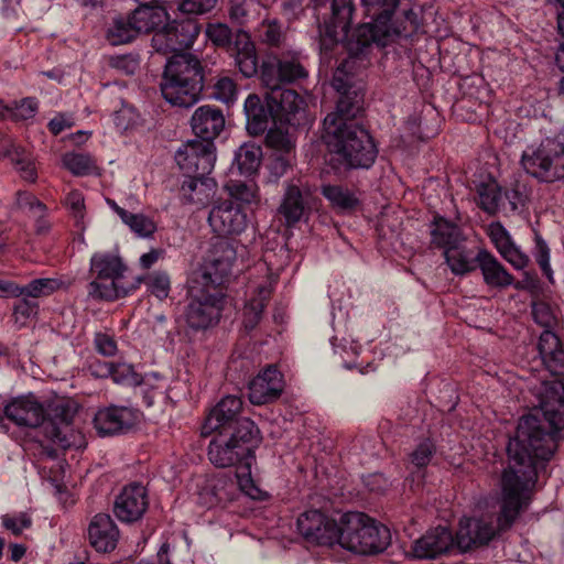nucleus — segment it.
Returning <instances> with one entry per match:
<instances>
[{
    "label": "nucleus",
    "mask_w": 564,
    "mask_h": 564,
    "mask_svg": "<svg viewBox=\"0 0 564 564\" xmlns=\"http://www.w3.org/2000/svg\"><path fill=\"white\" fill-rule=\"evenodd\" d=\"M186 294L189 303L184 318L188 328L199 332L216 326L228 300L225 284H193Z\"/></svg>",
    "instance_id": "8"
},
{
    "label": "nucleus",
    "mask_w": 564,
    "mask_h": 564,
    "mask_svg": "<svg viewBox=\"0 0 564 564\" xmlns=\"http://www.w3.org/2000/svg\"><path fill=\"white\" fill-rule=\"evenodd\" d=\"M321 194L329 203V206L340 215H351L361 207L358 191L341 184H322Z\"/></svg>",
    "instance_id": "32"
},
{
    "label": "nucleus",
    "mask_w": 564,
    "mask_h": 564,
    "mask_svg": "<svg viewBox=\"0 0 564 564\" xmlns=\"http://www.w3.org/2000/svg\"><path fill=\"white\" fill-rule=\"evenodd\" d=\"M90 271L96 279L116 282L124 278L127 265L119 254L112 252H96L90 259Z\"/></svg>",
    "instance_id": "36"
},
{
    "label": "nucleus",
    "mask_w": 564,
    "mask_h": 564,
    "mask_svg": "<svg viewBox=\"0 0 564 564\" xmlns=\"http://www.w3.org/2000/svg\"><path fill=\"white\" fill-rule=\"evenodd\" d=\"M4 415L17 425L37 427L45 422V410L34 395L20 397L7 404Z\"/></svg>",
    "instance_id": "27"
},
{
    "label": "nucleus",
    "mask_w": 564,
    "mask_h": 564,
    "mask_svg": "<svg viewBox=\"0 0 564 564\" xmlns=\"http://www.w3.org/2000/svg\"><path fill=\"white\" fill-rule=\"evenodd\" d=\"M217 3V0H183L180 9L188 14H204L212 11Z\"/></svg>",
    "instance_id": "63"
},
{
    "label": "nucleus",
    "mask_w": 564,
    "mask_h": 564,
    "mask_svg": "<svg viewBox=\"0 0 564 564\" xmlns=\"http://www.w3.org/2000/svg\"><path fill=\"white\" fill-rule=\"evenodd\" d=\"M2 527L13 535H21L23 530L32 527V518L26 512L2 516Z\"/></svg>",
    "instance_id": "55"
},
{
    "label": "nucleus",
    "mask_w": 564,
    "mask_h": 564,
    "mask_svg": "<svg viewBox=\"0 0 564 564\" xmlns=\"http://www.w3.org/2000/svg\"><path fill=\"white\" fill-rule=\"evenodd\" d=\"M286 37L285 28L278 19L263 20L259 26V39L262 43L280 47Z\"/></svg>",
    "instance_id": "46"
},
{
    "label": "nucleus",
    "mask_w": 564,
    "mask_h": 564,
    "mask_svg": "<svg viewBox=\"0 0 564 564\" xmlns=\"http://www.w3.org/2000/svg\"><path fill=\"white\" fill-rule=\"evenodd\" d=\"M337 546L355 554H377L386 550L390 532L384 525L361 512H347L341 516Z\"/></svg>",
    "instance_id": "6"
},
{
    "label": "nucleus",
    "mask_w": 564,
    "mask_h": 564,
    "mask_svg": "<svg viewBox=\"0 0 564 564\" xmlns=\"http://www.w3.org/2000/svg\"><path fill=\"white\" fill-rule=\"evenodd\" d=\"M272 291L271 284H259L250 291L249 299L243 307L242 319V324L248 332L259 325Z\"/></svg>",
    "instance_id": "35"
},
{
    "label": "nucleus",
    "mask_w": 564,
    "mask_h": 564,
    "mask_svg": "<svg viewBox=\"0 0 564 564\" xmlns=\"http://www.w3.org/2000/svg\"><path fill=\"white\" fill-rule=\"evenodd\" d=\"M64 166L75 176H85L97 173L95 160L85 153H66L63 156Z\"/></svg>",
    "instance_id": "45"
},
{
    "label": "nucleus",
    "mask_w": 564,
    "mask_h": 564,
    "mask_svg": "<svg viewBox=\"0 0 564 564\" xmlns=\"http://www.w3.org/2000/svg\"><path fill=\"white\" fill-rule=\"evenodd\" d=\"M296 525L307 542L330 549L337 546L341 519L337 522L319 510L313 509L301 513Z\"/></svg>",
    "instance_id": "13"
},
{
    "label": "nucleus",
    "mask_w": 564,
    "mask_h": 564,
    "mask_svg": "<svg viewBox=\"0 0 564 564\" xmlns=\"http://www.w3.org/2000/svg\"><path fill=\"white\" fill-rule=\"evenodd\" d=\"M138 289V284H89L88 295L104 301H116Z\"/></svg>",
    "instance_id": "44"
},
{
    "label": "nucleus",
    "mask_w": 564,
    "mask_h": 564,
    "mask_svg": "<svg viewBox=\"0 0 564 564\" xmlns=\"http://www.w3.org/2000/svg\"><path fill=\"white\" fill-rule=\"evenodd\" d=\"M435 452L436 446L432 440L426 438L420 442L409 455L410 465L416 469L425 468L431 463Z\"/></svg>",
    "instance_id": "48"
},
{
    "label": "nucleus",
    "mask_w": 564,
    "mask_h": 564,
    "mask_svg": "<svg viewBox=\"0 0 564 564\" xmlns=\"http://www.w3.org/2000/svg\"><path fill=\"white\" fill-rule=\"evenodd\" d=\"M2 159L9 161L21 180L32 184L36 182V160L30 150L2 138Z\"/></svg>",
    "instance_id": "30"
},
{
    "label": "nucleus",
    "mask_w": 564,
    "mask_h": 564,
    "mask_svg": "<svg viewBox=\"0 0 564 564\" xmlns=\"http://www.w3.org/2000/svg\"><path fill=\"white\" fill-rule=\"evenodd\" d=\"M215 151L214 143L189 140L176 151L175 161L183 173L194 174L195 177H204L210 174L214 169Z\"/></svg>",
    "instance_id": "15"
},
{
    "label": "nucleus",
    "mask_w": 564,
    "mask_h": 564,
    "mask_svg": "<svg viewBox=\"0 0 564 564\" xmlns=\"http://www.w3.org/2000/svg\"><path fill=\"white\" fill-rule=\"evenodd\" d=\"M533 256L542 274L549 282H554L553 270L550 265V248L541 235L535 234Z\"/></svg>",
    "instance_id": "49"
},
{
    "label": "nucleus",
    "mask_w": 564,
    "mask_h": 564,
    "mask_svg": "<svg viewBox=\"0 0 564 564\" xmlns=\"http://www.w3.org/2000/svg\"><path fill=\"white\" fill-rule=\"evenodd\" d=\"M139 7L130 15L139 34L156 32L169 20L166 10L158 2L137 1Z\"/></svg>",
    "instance_id": "34"
},
{
    "label": "nucleus",
    "mask_w": 564,
    "mask_h": 564,
    "mask_svg": "<svg viewBox=\"0 0 564 564\" xmlns=\"http://www.w3.org/2000/svg\"><path fill=\"white\" fill-rule=\"evenodd\" d=\"M281 84L293 83L307 76L305 68L294 59H278Z\"/></svg>",
    "instance_id": "54"
},
{
    "label": "nucleus",
    "mask_w": 564,
    "mask_h": 564,
    "mask_svg": "<svg viewBox=\"0 0 564 564\" xmlns=\"http://www.w3.org/2000/svg\"><path fill=\"white\" fill-rule=\"evenodd\" d=\"M323 140L327 149L325 165L337 176L346 175L351 170H368L378 156L373 138L361 124L340 129L330 117L326 121Z\"/></svg>",
    "instance_id": "3"
},
{
    "label": "nucleus",
    "mask_w": 564,
    "mask_h": 564,
    "mask_svg": "<svg viewBox=\"0 0 564 564\" xmlns=\"http://www.w3.org/2000/svg\"><path fill=\"white\" fill-rule=\"evenodd\" d=\"M242 404V400L237 395L224 397L206 416L202 426V435L208 436L226 429L237 430L242 421H251L240 416Z\"/></svg>",
    "instance_id": "18"
},
{
    "label": "nucleus",
    "mask_w": 564,
    "mask_h": 564,
    "mask_svg": "<svg viewBox=\"0 0 564 564\" xmlns=\"http://www.w3.org/2000/svg\"><path fill=\"white\" fill-rule=\"evenodd\" d=\"M489 237L501 257L514 269L524 270L530 262L529 257L514 243L509 231L500 224L489 227Z\"/></svg>",
    "instance_id": "31"
},
{
    "label": "nucleus",
    "mask_w": 564,
    "mask_h": 564,
    "mask_svg": "<svg viewBox=\"0 0 564 564\" xmlns=\"http://www.w3.org/2000/svg\"><path fill=\"white\" fill-rule=\"evenodd\" d=\"M94 344L96 350L106 357L115 356L118 350L115 337L106 333H97L94 338Z\"/></svg>",
    "instance_id": "61"
},
{
    "label": "nucleus",
    "mask_w": 564,
    "mask_h": 564,
    "mask_svg": "<svg viewBox=\"0 0 564 564\" xmlns=\"http://www.w3.org/2000/svg\"><path fill=\"white\" fill-rule=\"evenodd\" d=\"M208 445V459L217 468L248 469L254 462V448L260 443V431L253 421H242L237 430L214 432Z\"/></svg>",
    "instance_id": "5"
},
{
    "label": "nucleus",
    "mask_w": 564,
    "mask_h": 564,
    "mask_svg": "<svg viewBox=\"0 0 564 564\" xmlns=\"http://www.w3.org/2000/svg\"><path fill=\"white\" fill-rule=\"evenodd\" d=\"M265 132V143L275 151L274 153H294L295 142L288 131L274 127L268 128Z\"/></svg>",
    "instance_id": "47"
},
{
    "label": "nucleus",
    "mask_w": 564,
    "mask_h": 564,
    "mask_svg": "<svg viewBox=\"0 0 564 564\" xmlns=\"http://www.w3.org/2000/svg\"><path fill=\"white\" fill-rule=\"evenodd\" d=\"M59 284H2V293L17 292V296L23 300L15 304V313L30 316L36 312L35 299L47 296L55 292Z\"/></svg>",
    "instance_id": "33"
},
{
    "label": "nucleus",
    "mask_w": 564,
    "mask_h": 564,
    "mask_svg": "<svg viewBox=\"0 0 564 564\" xmlns=\"http://www.w3.org/2000/svg\"><path fill=\"white\" fill-rule=\"evenodd\" d=\"M274 108V124L291 128L306 127L310 122L304 99L293 89H273L270 91Z\"/></svg>",
    "instance_id": "17"
},
{
    "label": "nucleus",
    "mask_w": 564,
    "mask_h": 564,
    "mask_svg": "<svg viewBox=\"0 0 564 564\" xmlns=\"http://www.w3.org/2000/svg\"><path fill=\"white\" fill-rule=\"evenodd\" d=\"M37 106L39 102L35 98L26 97L19 102L14 101V107L2 106V117L4 111H8L15 120H28L35 116Z\"/></svg>",
    "instance_id": "51"
},
{
    "label": "nucleus",
    "mask_w": 564,
    "mask_h": 564,
    "mask_svg": "<svg viewBox=\"0 0 564 564\" xmlns=\"http://www.w3.org/2000/svg\"><path fill=\"white\" fill-rule=\"evenodd\" d=\"M236 482L224 476L213 477L203 484L198 491L197 502L207 509L225 506L235 499Z\"/></svg>",
    "instance_id": "29"
},
{
    "label": "nucleus",
    "mask_w": 564,
    "mask_h": 564,
    "mask_svg": "<svg viewBox=\"0 0 564 564\" xmlns=\"http://www.w3.org/2000/svg\"><path fill=\"white\" fill-rule=\"evenodd\" d=\"M321 36L322 59L328 54L341 39L348 36L351 24L354 3L352 0H311Z\"/></svg>",
    "instance_id": "9"
},
{
    "label": "nucleus",
    "mask_w": 564,
    "mask_h": 564,
    "mask_svg": "<svg viewBox=\"0 0 564 564\" xmlns=\"http://www.w3.org/2000/svg\"><path fill=\"white\" fill-rule=\"evenodd\" d=\"M283 376L275 366H268L249 382V399L253 404L276 400L283 391Z\"/></svg>",
    "instance_id": "26"
},
{
    "label": "nucleus",
    "mask_w": 564,
    "mask_h": 564,
    "mask_svg": "<svg viewBox=\"0 0 564 564\" xmlns=\"http://www.w3.org/2000/svg\"><path fill=\"white\" fill-rule=\"evenodd\" d=\"M274 108V124L291 128L306 127L310 122L304 99L293 89H273L270 91Z\"/></svg>",
    "instance_id": "16"
},
{
    "label": "nucleus",
    "mask_w": 564,
    "mask_h": 564,
    "mask_svg": "<svg viewBox=\"0 0 564 564\" xmlns=\"http://www.w3.org/2000/svg\"><path fill=\"white\" fill-rule=\"evenodd\" d=\"M305 205L302 191L297 185L288 184L279 212L288 225L299 223L304 214Z\"/></svg>",
    "instance_id": "39"
},
{
    "label": "nucleus",
    "mask_w": 564,
    "mask_h": 564,
    "mask_svg": "<svg viewBox=\"0 0 564 564\" xmlns=\"http://www.w3.org/2000/svg\"><path fill=\"white\" fill-rule=\"evenodd\" d=\"M456 546V538L446 527H436L426 531L412 546L414 557L420 560L435 558L448 553Z\"/></svg>",
    "instance_id": "24"
},
{
    "label": "nucleus",
    "mask_w": 564,
    "mask_h": 564,
    "mask_svg": "<svg viewBox=\"0 0 564 564\" xmlns=\"http://www.w3.org/2000/svg\"><path fill=\"white\" fill-rule=\"evenodd\" d=\"M14 207L26 209L31 215L34 213H48L47 206L26 191H18L15 193Z\"/></svg>",
    "instance_id": "56"
},
{
    "label": "nucleus",
    "mask_w": 564,
    "mask_h": 564,
    "mask_svg": "<svg viewBox=\"0 0 564 564\" xmlns=\"http://www.w3.org/2000/svg\"><path fill=\"white\" fill-rule=\"evenodd\" d=\"M111 65L126 75H133L139 68V57L132 54L116 56Z\"/></svg>",
    "instance_id": "64"
},
{
    "label": "nucleus",
    "mask_w": 564,
    "mask_h": 564,
    "mask_svg": "<svg viewBox=\"0 0 564 564\" xmlns=\"http://www.w3.org/2000/svg\"><path fill=\"white\" fill-rule=\"evenodd\" d=\"M229 198L246 207L256 200V189L252 185H248L243 182H229L226 185Z\"/></svg>",
    "instance_id": "50"
},
{
    "label": "nucleus",
    "mask_w": 564,
    "mask_h": 564,
    "mask_svg": "<svg viewBox=\"0 0 564 564\" xmlns=\"http://www.w3.org/2000/svg\"><path fill=\"white\" fill-rule=\"evenodd\" d=\"M542 410L520 417L507 446L508 466L500 477L499 511L491 518L460 520L456 546L468 552L487 545L499 532L509 530L534 497L539 471L553 458L564 431V391L560 383L534 390Z\"/></svg>",
    "instance_id": "1"
},
{
    "label": "nucleus",
    "mask_w": 564,
    "mask_h": 564,
    "mask_svg": "<svg viewBox=\"0 0 564 564\" xmlns=\"http://www.w3.org/2000/svg\"><path fill=\"white\" fill-rule=\"evenodd\" d=\"M446 263L457 276L480 269L485 282H514L512 275L487 249L467 248L463 242L444 251Z\"/></svg>",
    "instance_id": "11"
},
{
    "label": "nucleus",
    "mask_w": 564,
    "mask_h": 564,
    "mask_svg": "<svg viewBox=\"0 0 564 564\" xmlns=\"http://www.w3.org/2000/svg\"><path fill=\"white\" fill-rule=\"evenodd\" d=\"M88 539L97 552L108 553L116 549L119 530L107 513H97L88 527Z\"/></svg>",
    "instance_id": "28"
},
{
    "label": "nucleus",
    "mask_w": 564,
    "mask_h": 564,
    "mask_svg": "<svg viewBox=\"0 0 564 564\" xmlns=\"http://www.w3.org/2000/svg\"><path fill=\"white\" fill-rule=\"evenodd\" d=\"M200 32V24L195 18L184 17L173 21L166 20L152 37V47L159 53H181L189 48Z\"/></svg>",
    "instance_id": "12"
},
{
    "label": "nucleus",
    "mask_w": 564,
    "mask_h": 564,
    "mask_svg": "<svg viewBox=\"0 0 564 564\" xmlns=\"http://www.w3.org/2000/svg\"><path fill=\"white\" fill-rule=\"evenodd\" d=\"M149 507L147 488L132 482L124 486L113 502V513L123 523H134L142 519Z\"/></svg>",
    "instance_id": "20"
},
{
    "label": "nucleus",
    "mask_w": 564,
    "mask_h": 564,
    "mask_svg": "<svg viewBox=\"0 0 564 564\" xmlns=\"http://www.w3.org/2000/svg\"><path fill=\"white\" fill-rule=\"evenodd\" d=\"M237 258L234 241L220 239L213 249L202 268V276L206 282H229L232 265Z\"/></svg>",
    "instance_id": "19"
},
{
    "label": "nucleus",
    "mask_w": 564,
    "mask_h": 564,
    "mask_svg": "<svg viewBox=\"0 0 564 564\" xmlns=\"http://www.w3.org/2000/svg\"><path fill=\"white\" fill-rule=\"evenodd\" d=\"M65 205L69 208L76 225L79 226L85 215V199L79 191H72L65 198Z\"/></svg>",
    "instance_id": "60"
},
{
    "label": "nucleus",
    "mask_w": 564,
    "mask_h": 564,
    "mask_svg": "<svg viewBox=\"0 0 564 564\" xmlns=\"http://www.w3.org/2000/svg\"><path fill=\"white\" fill-rule=\"evenodd\" d=\"M251 465H248V469H238L236 473L237 485L240 490L252 499H258L260 497L261 490L254 485L251 478Z\"/></svg>",
    "instance_id": "59"
},
{
    "label": "nucleus",
    "mask_w": 564,
    "mask_h": 564,
    "mask_svg": "<svg viewBox=\"0 0 564 564\" xmlns=\"http://www.w3.org/2000/svg\"><path fill=\"white\" fill-rule=\"evenodd\" d=\"M214 181L204 177H195L194 174L183 173L182 178L178 181V195L185 204H204L205 198L208 196L207 189H210Z\"/></svg>",
    "instance_id": "38"
},
{
    "label": "nucleus",
    "mask_w": 564,
    "mask_h": 564,
    "mask_svg": "<svg viewBox=\"0 0 564 564\" xmlns=\"http://www.w3.org/2000/svg\"><path fill=\"white\" fill-rule=\"evenodd\" d=\"M138 421L134 410L127 406H108L97 411L94 426L100 436L124 433L132 429Z\"/></svg>",
    "instance_id": "22"
},
{
    "label": "nucleus",
    "mask_w": 564,
    "mask_h": 564,
    "mask_svg": "<svg viewBox=\"0 0 564 564\" xmlns=\"http://www.w3.org/2000/svg\"><path fill=\"white\" fill-rule=\"evenodd\" d=\"M431 238L432 243L444 249V251L464 242L459 227L438 215L434 217L431 224Z\"/></svg>",
    "instance_id": "37"
},
{
    "label": "nucleus",
    "mask_w": 564,
    "mask_h": 564,
    "mask_svg": "<svg viewBox=\"0 0 564 564\" xmlns=\"http://www.w3.org/2000/svg\"><path fill=\"white\" fill-rule=\"evenodd\" d=\"M258 72H260L261 82L269 89L268 91L283 89L278 59L263 62L261 67H258Z\"/></svg>",
    "instance_id": "52"
},
{
    "label": "nucleus",
    "mask_w": 564,
    "mask_h": 564,
    "mask_svg": "<svg viewBox=\"0 0 564 564\" xmlns=\"http://www.w3.org/2000/svg\"><path fill=\"white\" fill-rule=\"evenodd\" d=\"M139 113L132 105L123 104L122 107L115 111L113 122L116 127L126 131L138 123Z\"/></svg>",
    "instance_id": "58"
},
{
    "label": "nucleus",
    "mask_w": 564,
    "mask_h": 564,
    "mask_svg": "<svg viewBox=\"0 0 564 564\" xmlns=\"http://www.w3.org/2000/svg\"><path fill=\"white\" fill-rule=\"evenodd\" d=\"M208 223L219 237L238 236L248 226L247 209L232 199H218L209 210Z\"/></svg>",
    "instance_id": "14"
},
{
    "label": "nucleus",
    "mask_w": 564,
    "mask_h": 564,
    "mask_svg": "<svg viewBox=\"0 0 564 564\" xmlns=\"http://www.w3.org/2000/svg\"><path fill=\"white\" fill-rule=\"evenodd\" d=\"M237 85L229 77H220L214 84L212 97L226 105L232 104L237 98Z\"/></svg>",
    "instance_id": "53"
},
{
    "label": "nucleus",
    "mask_w": 564,
    "mask_h": 564,
    "mask_svg": "<svg viewBox=\"0 0 564 564\" xmlns=\"http://www.w3.org/2000/svg\"><path fill=\"white\" fill-rule=\"evenodd\" d=\"M226 124L223 110L213 105H203L195 109L191 118V127L199 141L214 143Z\"/></svg>",
    "instance_id": "25"
},
{
    "label": "nucleus",
    "mask_w": 564,
    "mask_h": 564,
    "mask_svg": "<svg viewBox=\"0 0 564 564\" xmlns=\"http://www.w3.org/2000/svg\"><path fill=\"white\" fill-rule=\"evenodd\" d=\"M262 160V149L253 142L243 143L235 152L234 163L239 173L245 176H251L258 172Z\"/></svg>",
    "instance_id": "41"
},
{
    "label": "nucleus",
    "mask_w": 564,
    "mask_h": 564,
    "mask_svg": "<svg viewBox=\"0 0 564 564\" xmlns=\"http://www.w3.org/2000/svg\"><path fill=\"white\" fill-rule=\"evenodd\" d=\"M476 192L479 207L488 215L497 214L503 206L502 187L497 181L480 182Z\"/></svg>",
    "instance_id": "40"
},
{
    "label": "nucleus",
    "mask_w": 564,
    "mask_h": 564,
    "mask_svg": "<svg viewBox=\"0 0 564 564\" xmlns=\"http://www.w3.org/2000/svg\"><path fill=\"white\" fill-rule=\"evenodd\" d=\"M204 83L202 61L193 53L181 52L167 58L160 87L169 104L188 108L198 101Z\"/></svg>",
    "instance_id": "4"
},
{
    "label": "nucleus",
    "mask_w": 564,
    "mask_h": 564,
    "mask_svg": "<svg viewBox=\"0 0 564 564\" xmlns=\"http://www.w3.org/2000/svg\"><path fill=\"white\" fill-rule=\"evenodd\" d=\"M139 35L130 15L115 18L107 31V40L111 45H122L132 42Z\"/></svg>",
    "instance_id": "42"
},
{
    "label": "nucleus",
    "mask_w": 564,
    "mask_h": 564,
    "mask_svg": "<svg viewBox=\"0 0 564 564\" xmlns=\"http://www.w3.org/2000/svg\"><path fill=\"white\" fill-rule=\"evenodd\" d=\"M243 113L246 117V130L252 137L263 134L269 123H274V108L271 105L270 91L263 95L249 94L243 102Z\"/></svg>",
    "instance_id": "21"
},
{
    "label": "nucleus",
    "mask_w": 564,
    "mask_h": 564,
    "mask_svg": "<svg viewBox=\"0 0 564 564\" xmlns=\"http://www.w3.org/2000/svg\"><path fill=\"white\" fill-rule=\"evenodd\" d=\"M294 153H273L269 163L270 180L278 181L292 167Z\"/></svg>",
    "instance_id": "57"
},
{
    "label": "nucleus",
    "mask_w": 564,
    "mask_h": 564,
    "mask_svg": "<svg viewBox=\"0 0 564 564\" xmlns=\"http://www.w3.org/2000/svg\"><path fill=\"white\" fill-rule=\"evenodd\" d=\"M75 413V408L67 401H58L51 405L47 413L45 412V432L54 443L62 447L70 446L68 434L72 431L70 424Z\"/></svg>",
    "instance_id": "23"
},
{
    "label": "nucleus",
    "mask_w": 564,
    "mask_h": 564,
    "mask_svg": "<svg viewBox=\"0 0 564 564\" xmlns=\"http://www.w3.org/2000/svg\"><path fill=\"white\" fill-rule=\"evenodd\" d=\"M119 217L138 237L150 238L156 231L155 223L143 214L120 210Z\"/></svg>",
    "instance_id": "43"
},
{
    "label": "nucleus",
    "mask_w": 564,
    "mask_h": 564,
    "mask_svg": "<svg viewBox=\"0 0 564 564\" xmlns=\"http://www.w3.org/2000/svg\"><path fill=\"white\" fill-rule=\"evenodd\" d=\"M367 22L360 23L347 39L352 57L367 56L373 46L386 47L399 39H409L421 25L419 13L408 0H360Z\"/></svg>",
    "instance_id": "2"
},
{
    "label": "nucleus",
    "mask_w": 564,
    "mask_h": 564,
    "mask_svg": "<svg viewBox=\"0 0 564 564\" xmlns=\"http://www.w3.org/2000/svg\"><path fill=\"white\" fill-rule=\"evenodd\" d=\"M205 34L215 47L234 59L246 78L258 74V54L249 31L217 21L207 23Z\"/></svg>",
    "instance_id": "7"
},
{
    "label": "nucleus",
    "mask_w": 564,
    "mask_h": 564,
    "mask_svg": "<svg viewBox=\"0 0 564 564\" xmlns=\"http://www.w3.org/2000/svg\"><path fill=\"white\" fill-rule=\"evenodd\" d=\"M366 56L352 57L348 53V58L340 62L334 72L332 86L339 94L334 112L328 113L323 122L324 133H326V121L333 117L335 126L340 129L349 124H359L356 117L362 110L364 95L354 86L352 67L356 59H362Z\"/></svg>",
    "instance_id": "10"
},
{
    "label": "nucleus",
    "mask_w": 564,
    "mask_h": 564,
    "mask_svg": "<svg viewBox=\"0 0 564 564\" xmlns=\"http://www.w3.org/2000/svg\"><path fill=\"white\" fill-rule=\"evenodd\" d=\"M110 377L117 383H139L138 375L133 371L132 366L127 364H113V371Z\"/></svg>",
    "instance_id": "62"
}]
</instances>
